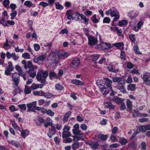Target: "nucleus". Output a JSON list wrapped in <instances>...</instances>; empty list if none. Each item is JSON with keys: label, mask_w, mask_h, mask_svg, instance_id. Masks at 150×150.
Segmentation results:
<instances>
[{"label": "nucleus", "mask_w": 150, "mask_h": 150, "mask_svg": "<svg viewBox=\"0 0 150 150\" xmlns=\"http://www.w3.org/2000/svg\"><path fill=\"white\" fill-rule=\"evenodd\" d=\"M105 79L106 81V85L107 87L101 85L100 87L101 91L104 96L106 95L109 93V90L108 89V88H110L112 91H113L112 87V81L108 78H105Z\"/></svg>", "instance_id": "obj_1"}, {"label": "nucleus", "mask_w": 150, "mask_h": 150, "mask_svg": "<svg viewBox=\"0 0 150 150\" xmlns=\"http://www.w3.org/2000/svg\"><path fill=\"white\" fill-rule=\"evenodd\" d=\"M39 87V84H36L34 83L32 84L31 86V88L33 90L36 89Z\"/></svg>", "instance_id": "obj_52"}, {"label": "nucleus", "mask_w": 150, "mask_h": 150, "mask_svg": "<svg viewBox=\"0 0 150 150\" xmlns=\"http://www.w3.org/2000/svg\"><path fill=\"white\" fill-rule=\"evenodd\" d=\"M70 10H68L67 11L66 13V15L67 16V18L68 19L71 20L72 18V19L76 21H81V19L79 18L80 14L79 13L76 12L74 13L72 16L70 14Z\"/></svg>", "instance_id": "obj_3"}, {"label": "nucleus", "mask_w": 150, "mask_h": 150, "mask_svg": "<svg viewBox=\"0 0 150 150\" xmlns=\"http://www.w3.org/2000/svg\"><path fill=\"white\" fill-rule=\"evenodd\" d=\"M8 46H10V47L11 46H10V45H9L8 44V41L7 39H6V42L4 43L3 47V48H4L5 50H7V49L5 48V47H8Z\"/></svg>", "instance_id": "obj_55"}, {"label": "nucleus", "mask_w": 150, "mask_h": 150, "mask_svg": "<svg viewBox=\"0 0 150 150\" xmlns=\"http://www.w3.org/2000/svg\"><path fill=\"white\" fill-rule=\"evenodd\" d=\"M56 76V73L54 71H51L49 73V76L51 80L52 79V78Z\"/></svg>", "instance_id": "obj_40"}, {"label": "nucleus", "mask_w": 150, "mask_h": 150, "mask_svg": "<svg viewBox=\"0 0 150 150\" xmlns=\"http://www.w3.org/2000/svg\"><path fill=\"white\" fill-rule=\"evenodd\" d=\"M133 49L134 52L138 54H140V52L139 51V49L138 47L136 45L134 46Z\"/></svg>", "instance_id": "obj_51"}, {"label": "nucleus", "mask_w": 150, "mask_h": 150, "mask_svg": "<svg viewBox=\"0 0 150 150\" xmlns=\"http://www.w3.org/2000/svg\"><path fill=\"white\" fill-rule=\"evenodd\" d=\"M17 87V88H16V90L14 91L13 93V95L15 96L16 95V94L17 93H20L21 90L20 88Z\"/></svg>", "instance_id": "obj_59"}, {"label": "nucleus", "mask_w": 150, "mask_h": 150, "mask_svg": "<svg viewBox=\"0 0 150 150\" xmlns=\"http://www.w3.org/2000/svg\"><path fill=\"white\" fill-rule=\"evenodd\" d=\"M22 56L24 58L29 59L30 57V54L28 53H25L22 54Z\"/></svg>", "instance_id": "obj_49"}, {"label": "nucleus", "mask_w": 150, "mask_h": 150, "mask_svg": "<svg viewBox=\"0 0 150 150\" xmlns=\"http://www.w3.org/2000/svg\"><path fill=\"white\" fill-rule=\"evenodd\" d=\"M43 96L47 98H50L52 97H53V95L52 93H51L49 92H47L45 93L44 92Z\"/></svg>", "instance_id": "obj_31"}, {"label": "nucleus", "mask_w": 150, "mask_h": 150, "mask_svg": "<svg viewBox=\"0 0 150 150\" xmlns=\"http://www.w3.org/2000/svg\"><path fill=\"white\" fill-rule=\"evenodd\" d=\"M70 129V127L68 125H65L63 129V132H70L69 131Z\"/></svg>", "instance_id": "obj_35"}, {"label": "nucleus", "mask_w": 150, "mask_h": 150, "mask_svg": "<svg viewBox=\"0 0 150 150\" xmlns=\"http://www.w3.org/2000/svg\"><path fill=\"white\" fill-rule=\"evenodd\" d=\"M57 54L59 58H65L69 55V54L68 52H66L62 50L57 52Z\"/></svg>", "instance_id": "obj_8"}, {"label": "nucleus", "mask_w": 150, "mask_h": 150, "mask_svg": "<svg viewBox=\"0 0 150 150\" xmlns=\"http://www.w3.org/2000/svg\"><path fill=\"white\" fill-rule=\"evenodd\" d=\"M119 142L122 145H125L127 143V139L125 138L119 140Z\"/></svg>", "instance_id": "obj_34"}, {"label": "nucleus", "mask_w": 150, "mask_h": 150, "mask_svg": "<svg viewBox=\"0 0 150 150\" xmlns=\"http://www.w3.org/2000/svg\"><path fill=\"white\" fill-rule=\"evenodd\" d=\"M136 85L134 84H130L127 86V89L128 91H133L135 90Z\"/></svg>", "instance_id": "obj_20"}, {"label": "nucleus", "mask_w": 150, "mask_h": 150, "mask_svg": "<svg viewBox=\"0 0 150 150\" xmlns=\"http://www.w3.org/2000/svg\"><path fill=\"white\" fill-rule=\"evenodd\" d=\"M127 105L129 109H131L132 107V102L129 100H127Z\"/></svg>", "instance_id": "obj_38"}, {"label": "nucleus", "mask_w": 150, "mask_h": 150, "mask_svg": "<svg viewBox=\"0 0 150 150\" xmlns=\"http://www.w3.org/2000/svg\"><path fill=\"white\" fill-rule=\"evenodd\" d=\"M130 72L132 74H135L137 75L139 74V73L138 71L135 69H133Z\"/></svg>", "instance_id": "obj_56"}, {"label": "nucleus", "mask_w": 150, "mask_h": 150, "mask_svg": "<svg viewBox=\"0 0 150 150\" xmlns=\"http://www.w3.org/2000/svg\"><path fill=\"white\" fill-rule=\"evenodd\" d=\"M92 21L95 23H97L99 22V20H97L96 18V15H94L91 18Z\"/></svg>", "instance_id": "obj_47"}, {"label": "nucleus", "mask_w": 150, "mask_h": 150, "mask_svg": "<svg viewBox=\"0 0 150 150\" xmlns=\"http://www.w3.org/2000/svg\"><path fill=\"white\" fill-rule=\"evenodd\" d=\"M47 122L44 124V126L46 127H47L49 126L50 125L52 120L50 118H47Z\"/></svg>", "instance_id": "obj_46"}, {"label": "nucleus", "mask_w": 150, "mask_h": 150, "mask_svg": "<svg viewBox=\"0 0 150 150\" xmlns=\"http://www.w3.org/2000/svg\"><path fill=\"white\" fill-rule=\"evenodd\" d=\"M71 134L70 132H64L62 133V138L63 139L67 138L71 136Z\"/></svg>", "instance_id": "obj_32"}, {"label": "nucleus", "mask_w": 150, "mask_h": 150, "mask_svg": "<svg viewBox=\"0 0 150 150\" xmlns=\"http://www.w3.org/2000/svg\"><path fill=\"white\" fill-rule=\"evenodd\" d=\"M46 58V55L43 54L38 57H35L33 60L35 62L39 63V61L43 62Z\"/></svg>", "instance_id": "obj_10"}, {"label": "nucleus", "mask_w": 150, "mask_h": 150, "mask_svg": "<svg viewBox=\"0 0 150 150\" xmlns=\"http://www.w3.org/2000/svg\"><path fill=\"white\" fill-rule=\"evenodd\" d=\"M89 145L93 149H97L99 146V145L97 143H91Z\"/></svg>", "instance_id": "obj_28"}, {"label": "nucleus", "mask_w": 150, "mask_h": 150, "mask_svg": "<svg viewBox=\"0 0 150 150\" xmlns=\"http://www.w3.org/2000/svg\"><path fill=\"white\" fill-rule=\"evenodd\" d=\"M110 21V19L108 17L105 18L103 20V23H109Z\"/></svg>", "instance_id": "obj_61"}, {"label": "nucleus", "mask_w": 150, "mask_h": 150, "mask_svg": "<svg viewBox=\"0 0 150 150\" xmlns=\"http://www.w3.org/2000/svg\"><path fill=\"white\" fill-rule=\"evenodd\" d=\"M80 63L79 59L78 58H75L72 61L70 66L72 68L75 69L79 66Z\"/></svg>", "instance_id": "obj_9"}, {"label": "nucleus", "mask_w": 150, "mask_h": 150, "mask_svg": "<svg viewBox=\"0 0 150 150\" xmlns=\"http://www.w3.org/2000/svg\"><path fill=\"white\" fill-rule=\"evenodd\" d=\"M72 131L73 134L76 135H78L81 132V131L79 130V129H73Z\"/></svg>", "instance_id": "obj_53"}, {"label": "nucleus", "mask_w": 150, "mask_h": 150, "mask_svg": "<svg viewBox=\"0 0 150 150\" xmlns=\"http://www.w3.org/2000/svg\"><path fill=\"white\" fill-rule=\"evenodd\" d=\"M29 132L27 130H23L21 132V136L25 138L29 134Z\"/></svg>", "instance_id": "obj_21"}, {"label": "nucleus", "mask_w": 150, "mask_h": 150, "mask_svg": "<svg viewBox=\"0 0 150 150\" xmlns=\"http://www.w3.org/2000/svg\"><path fill=\"white\" fill-rule=\"evenodd\" d=\"M112 81L114 82H121L122 81V78L121 77H115L113 78Z\"/></svg>", "instance_id": "obj_29"}, {"label": "nucleus", "mask_w": 150, "mask_h": 150, "mask_svg": "<svg viewBox=\"0 0 150 150\" xmlns=\"http://www.w3.org/2000/svg\"><path fill=\"white\" fill-rule=\"evenodd\" d=\"M120 109L121 110H125L126 108V106L124 102L122 103L121 104Z\"/></svg>", "instance_id": "obj_57"}, {"label": "nucleus", "mask_w": 150, "mask_h": 150, "mask_svg": "<svg viewBox=\"0 0 150 150\" xmlns=\"http://www.w3.org/2000/svg\"><path fill=\"white\" fill-rule=\"evenodd\" d=\"M138 111L137 110H134L132 111V116L133 117H135L138 115Z\"/></svg>", "instance_id": "obj_63"}, {"label": "nucleus", "mask_w": 150, "mask_h": 150, "mask_svg": "<svg viewBox=\"0 0 150 150\" xmlns=\"http://www.w3.org/2000/svg\"><path fill=\"white\" fill-rule=\"evenodd\" d=\"M88 44L90 45H93L96 44L98 42L97 38H95L93 36H90L88 37Z\"/></svg>", "instance_id": "obj_7"}, {"label": "nucleus", "mask_w": 150, "mask_h": 150, "mask_svg": "<svg viewBox=\"0 0 150 150\" xmlns=\"http://www.w3.org/2000/svg\"><path fill=\"white\" fill-rule=\"evenodd\" d=\"M71 114V111H69L66 113L65 115L64 116L63 119L64 122L65 123L68 121V119Z\"/></svg>", "instance_id": "obj_16"}, {"label": "nucleus", "mask_w": 150, "mask_h": 150, "mask_svg": "<svg viewBox=\"0 0 150 150\" xmlns=\"http://www.w3.org/2000/svg\"><path fill=\"white\" fill-rule=\"evenodd\" d=\"M31 89L27 85L25 86L24 92L25 94L30 93L31 92Z\"/></svg>", "instance_id": "obj_25"}, {"label": "nucleus", "mask_w": 150, "mask_h": 150, "mask_svg": "<svg viewBox=\"0 0 150 150\" xmlns=\"http://www.w3.org/2000/svg\"><path fill=\"white\" fill-rule=\"evenodd\" d=\"M141 149L142 150H146V144L145 142H141Z\"/></svg>", "instance_id": "obj_37"}, {"label": "nucleus", "mask_w": 150, "mask_h": 150, "mask_svg": "<svg viewBox=\"0 0 150 150\" xmlns=\"http://www.w3.org/2000/svg\"><path fill=\"white\" fill-rule=\"evenodd\" d=\"M39 5L42 6L43 7H45L48 6V4L45 2H42L39 3Z\"/></svg>", "instance_id": "obj_60"}, {"label": "nucleus", "mask_w": 150, "mask_h": 150, "mask_svg": "<svg viewBox=\"0 0 150 150\" xmlns=\"http://www.w3.org/2000/svg\"><path fill=\"white\" fill-rule=\"evenodd\" d=\"M19 74L16 73H15L12 74V77L13 81L14 82L15 84L16 87L18 86L20 81Z\"/></svg>", "instance_id": "obj_5"}, {"label": "nucleus", "mask_w": 150, "mask_h": 150, "mask_svg": "<svg viewBox=\"0 0 150 150\" xmlns=\"http://www.w3.org/2000/svg\"><path fill=\"white\" fill-rule=\"evenodd\" d=\"M105 45L108 48H111V45L109 43H105L104 44H102L101 45H100V47L102 48V49H103L104 50H105V49H106V48H102V47L104 46V45Z\"/></svg>", "instance_id": "obj_41"}, {"label": "nucleus", "mask_w": 150, "mask_h": 150, "mask_svg": "<svg viewBox=\"0 0 150 150\" xmlns=\"http://www.w3.org/2000/svg\"><path fill=\"white\" fill-rule=\"evenodd\" d=\"M80 17H81V19H83L84 21V23L86 25H87L88 23V19L86 18V16L82 14H80Z\"/></svg>", "instance_id": "obj_24"}, {"label": "nucleus", "mask_w": 150, "mask_h": 150, "mask_svg": "<svg viewBox=\"0 0 150 150\" xmlns=\"http://www.w3.org/2000/svg\"><path fill=\"white\" fill-rule=\"evenodd\" d=\"M28 73L31 78H34L36 75V71H28Z\"/></svg>", "instance_id": "obj_26"}, {"label": "nucleus", "mask_w": 150, "mask_h": 150, "mask_svg": "<svg viewBox=\"0 0 150 150\" xmlns=\"http://www.w3.org/2000/svg\"><path fill=\"white\" fill-rule=\"evenodd\" d=\"M11 144L15 146L16 147H18L19 146V144L18 142H16L15 140H13L11 142Z\"/></svg>", "instance_id": "obj_45"}, {"label": "nucleus", "mask_w": 150, "mask_h": 150, "mask_svg": "<svg viewBox=\"0 0 150 150\" xmlns=\"http://www.w3.org/2000/svg\"><path fill=\"white\" fill-rule=\"evenodd\" d=\"M99 57V56L98 54L93 55L91 57L93 61H96L98 59Z\"/></svg>", "instance_id": "obj_50"}, {"label": "nucleus", "mask_w": 150, "mask_h": 150, "mask_svg": "<svg viewBox=\"0 0 150 150\" xmlns=\"http://www.w3.org/2000/svg\"><path fill=\"white\" fill-rule=\"evenodd\" d=\"M55 6L56 8L57 9L61 10L63 8V6L60 4L58 2H57L55 3Z\"/></svg>", "instance_id": "obj_39"}, {"label": "nucleus", "mask_w": 150, "mask_h": 150, "mask_svg": "<svg viewBox=\"0 0 150 150\" xmlns=\"http://www.w3.org/2000/svg\"><path fill=\"white\" fill-rule=\"evenodd\" d=\"M55 87L57 90L59 91L62 90L63 88V86L59 83L56 84L55 86Z\"/></svg>", "instance_id": "obj_36"}, {"label": "nucleus", "mask_w": 150, "mask_h": 150, "mask_svg": "<svg viewBox=\"0 0 150 150\" xmlns=\"http://www.w3.org/2000/svg\"><path fill=\"white\" fill-rule=\"evenodd\" d=\"M127 67L128 69H131L133 68V64L130 62H128L127 64Z\"/></svg>", "instance_id": "obj_58"}, {"label": "nucleus", "mask_w": 150, "mask_h": 150, "mask_svg": "<svg viewBox=\"0 0 150 150\" xmlns=\"http://www.w3.org/2000/svg\"><path fill=\"white\" fill-rule=\"evenodd\" d=\"M49 130L50 131L48 133L47 135L50 138H51L52 136L56 134V130L55 129V128H52L51 130L49 129Z\"/></svg>", "instance_id": "obj_18"}, {"label": "nucleus", "mask_w": 150, "mask_h": 150, "mask_svg": "<svg viewBox=\"0 0 150 150\" xmlns=\"http://www.w3.org/2000/svg\"><path fill=\"white\" fill-rule=\"evenodd\" d=\"M71 146L73 149L75 150L77 149L79 146V143L78 142H75L72 144Z\"/></svg>", "instance_id": "obj_27"}, {"label": "nucleus", "mask_w": 150, "mask_h": 150, "mask_svg": "<svg viewBox=\"0 0 150 150\" xmlns=\"http://www.w3.org/2000/svg\"><path fill=\"white\" fill-rule=\"evenodd\" d=\"M24 68L25 69L28 68L29 70L28 71H33L34 69L32 63L30 61H28L27 65H24Z\"/></svg>", "instance_id": "obj_13"}, {"label": "nucleus", "mask_w": 150, "mask_h": 150, "mask_svg": "<svg viewBox=\"0 0 150 150\" xmlns=\"http://www.w3.org/2000/svg\"><path fill=\"white\" fill-rule=\"evenodd\" d=\"M120 58L123 59H125V52L124 51H123L122 50L121 51V53Z\"/></svg>", "instance_id": "obj_62"}, {"label": "nucleus", "mask_w": 150, "mask_h": 150, "mask_svg": "<svg viewBox=\"0 0 150 150\" xmlns=\"http://www.w3.org/2000/svg\"><path fill=\"white\" fill-rule=\"evenodd\" d=\"M115 102L117 104H121L123 102V100L122 99L117 97L115 99Z\"/></svg>", "instance_id": "obj_42"}, {"label": "nucleus", "mask_w": 150, "mask_h": 150, "mask_svg": "<svg viewBox=\"0 0 150 150\" xmlns=\"http://www.w3.org/2000/svg\"><path fill=\"white\" fill-rule=\"evenodd\" d=\"M33 93L35 95L42 96L44 93V92L42 90H41L39 91H34L33 92Z\"/></svg>", "instance_id": "obj_22"}, {"label": "nucleus", "mask_w": 150, "mask_h": 150, "mask_svg": "<svg viewBox=\"0 0 150 150\" xmlns=\"http://www.w3.org/2000/svg\"><path fill=\"white\" fill-rule=\"evenodd\" d=\"M15 68L16 70L19 71L18 73L21 76H23L25 74V72L22 70V68L18 65H16L15 66Z\"/></svg>", "instance_id": "obj_17"}, {"label": "nucleus", "mask_w": 150, "mask_h": 150, "mask_svg": "<svg viewBox=\"0 0 150 150\" xmlns=\"http://www.w3.org/2000/svg\"><path fill=\"white\" fill-rule=\"evenodd\" d=\"M129 146L133 149H135L137 147L136 144L134 142H132L129 144Z\"/></svg>", "instance_id": "obj_54"}, {"label": "nucleus", "mask_w": 150, "mask_h": 150, "mask_svg": "<svg viewBox=\"0 0 150 150\" xmlns=\"http://www.w3.org/2000/svg\"><path fill=\"white\" fill-rule=\"evenodd\" d=\"M57 56L55 52H52L49 56L48 58L53 63H56L58 62L59 60V58Z\"/></svg>", "instance_id": "obj_4"}, {"label": "nucleus", "mask_w": 150, "mask_h": 150, "mask_svg": "<svg viewBox=\"0 0 150 150\" xmlns=\"http://www.w3.org/2000/svg\"><path fill=\"white\" fill-rule=\"evenodd\" d=\"M81 128L83 130H86L87 129V127L86 125L83 124L80 126Z\"/></svg>", "instance_id": "obj_64"}, {"label": "nucleus", "mask_w": 150, "mask_h": 150, "mask_svg": "<svg viewBox=\"0 0 150 150\" xmlns=\"http://www.w3.org/2000/svg\"><path fill=\"white\" fill-rule=\"evenodd\" d=\"M48 75V72L47 71H45L42 73V76L41 74L38 73L36 77L37 80L40 81L41 83L44 85L46 84L47 82L46 79Z\"/></svg>", "instance_id": "obj_2"}, {"label": "nucleus", "mask_w": 150, "mask_h": 150, "mask_svg": "<svg viewBox=\"0 0 150 150\" xmlns=\"http://www.w3.org/2000/svg\"><path fill=\"white\" fill-rule=\"evenodd\" d=\"M124 86V83L123 82H119L117 84L116 87L118 89L120 90L121 92L123 93H125L126 90V88Z\"/></svg>", "instance_id": "obj_11"}, {"label": "nucleus", "mask_w": 150, "mask_h": 150, "mask_svg": "<svg viewBox=\"0 0 150 150\" xmlns=\"http://www.w3.org/2000/svg\"><path fill=\"white\" fill-rule=\"evenodd\" d=\"M98 138L101 139L103 141H105L107 139V135L100 134L98 135Z\"/></svg>", "instance_id": "obj_23"}, {"label": "nucleus", "mask_w": 150, "mask_h": 150, "mask_svg": "<svg viewBox=\"0 0 150 150\" xmlns=\"http://www.w3.org/2000/svg\"><path fill=\"white\" fill-rule=\"evenodd\" d=\"M18 107L23 110H25L26 109V107L25 104H23L21 105H18Z\"/></svg>", "instance_id": "obj_44"}, {"label": "nucleus", "mask_w": 150, "mask_h": 150, "mask_svg": "<svg viewBox=\"0 0 150 150\" xmlns=\"http://www.w3.org/2000/svg\"><path fill=\"white\" fill-rule=\"evenodd\" d=\"M119 23L120 26H122L127 24L128 22L126 20H122L121 21H119Z\"/></svg>", "instance_id": "obj_43"}, {"label": "nucleus", "mask_w": 150, "mask_h": 150, "mask_svg": "<svg viewBox=\"0 0 150 150\" xmlns=\"http://www.w3.org/2000/svg\"><path fill=\"white\" fill-rule=\"evenodd\" d=\"M71 83L73 84L80 86L83 85L84 84V82L77 79L72 80Z\"/></svg>", "instance_id": "obj_19"}, {"label": "nucleus", "mask_w": 150, "mask_h": 150, "mask_svg": "<svg viewBox=\"0 0 150 150\" xmlns=\"http://www.w3.org/2000/svg\"><path fill=\"white\" fill-rule=\"evenodd\" d=\"M107 69L109 71L114 73L118 72L119 71V69H114L111 65H109L107 67Z\"/></svg>", "instance_id": "obj_15"}, {"label": "nucleus", "mask_w": 150, "mask_h": 150, "mask_svg": "<svg viewBox=\"0 0 150 150\" xmlns=\"http://www.w3.org/2000/svg\"><path fill=\"white\" fill-rule=\"evenodd\" d=\"M104 104L105 105V108H110V109H113L115 107L114 105H112L109 101L105 102Z\"/></svg>", "instance_id": "obj_14"}, {"label": "nucleus", "mask_w": 150, "mask_h": 150, "mask_svg": "<svg viewBox=\"0 0 150 150\" xmlns=\"http://www.w3.org/2000/svg\"><path fill=\"white\" fill-rule=\"evenodd\" d=\"M14 67L12 65V63L11 62H9L8 63V65L5 71V74L7 75H10L11 74V72L12 71Z\"/></svg>", "instance_id": "obj_6"}, {"label": "nucleus", "mask_w": 150, "mask_h": 150, "mask_svg": "<svg viewBox=\"0 0 150 150\" xmlns=\"http://www.w3.org/2000/svg\"><path fill=\"white\" fill-rule=\"evenodd\" d=\"M11 11L12 13H10V15L11 16V20H13V19L16 16L17 14V12L16 11H13L12 10Z\"/></svg>", "instance_id": "obj_30"}, {"label": "nucleus", "mask_w": 150, "mask_h": 150, "mask_svg": "<svg viewBox=\"0 0 150 150\" xmlns=\"http://www.w3.org/2000/svg\"><path fill=\"white\" fill-rule=\"evenodd\" d=\"M24 4L25 5L28 7H30L32 6L31 2L29 1H25L24 3Z\"/></svg>", "instance_id": "obj_48"}, {"label": "nucleus", "mask_w": 150, "mask_h": 150, "mask_svg": "<svg viewBox=\"0 0 150 150\" xmlns=\"http://www.w3.org/2000/svg\"><path fill=\"white\" fill-rule=\"evenodd\" d=\"M111 16L112 17H115L114 18L113 21H116L119 18L120 15L118 12L116 10L112 11Z\"/></svg>", "instance_id": "obj_12"}, {"label": "nucleus", "mask_w": 150, "mask_h": 150, "mask_svg": "<svg viewBox=\"0 0 150 150\" xmlns=\"http://www.w3.org/2000/svg\"><path fill=\"white\" fill-rule=\"evenodd\" d=\"M139 129L141 132H145L146 130V125H143L140 126L139 127Z\"/></svg>", "instance_id": "obj_33"}]
</instances>
